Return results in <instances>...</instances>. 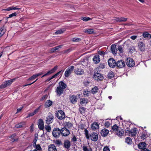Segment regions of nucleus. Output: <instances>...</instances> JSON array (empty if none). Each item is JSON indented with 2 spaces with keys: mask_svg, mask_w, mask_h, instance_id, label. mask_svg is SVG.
Listing matches in <instances>:
<instances>
[{
  "mask_svg": "<svg viewBox=\"0 0 151 151\" xmlns=\"http://www.w3.org/2000/svg\"><path fill=\"white\" fill-rule=\"evenodd\" d=\"M87 101L86 99L83 98L80 99V104H85L87 103Z\"/></svg>",
  "mask_w": 151,
  "mask_h": 151,
  "instance_id": "obj_40",
  "label": "nucleus"
},
{
  "mask_svg": "<svg viewBox=\"0 0 151 151\" xmlns=\"http://www.w3.org/2000/svg\"><path fill=\"white\" fill-rule=\"evenodd\" d=\"M99 124L96 122H93L91 125V129L93 130L99 128Z\"/></svg>",
  "mask_w": 151,
  "mask_h": 151,
  "instance_id": "obj_24",
  "label": "nucleus"
},
{
  "mask_svg": "<svg viewBox=\"0 0 151 151\" xmlns=\"http://www.w3.org/2000/svg\"><path fill=\"white\" fill-rule=\"evenodd\" d=\"M48 150V151H57L56 147L53 144H51L49 145Z\"/></svg>",
  "mask_w": 151,
  "mask_h": 151,
  "instance_id": "obj_25",
  "label": "nucleus"
},
{
  "mask_svg": "<svg viewBox=\"0 0 151 151\" xmlns=\"http://www.w3.org/2000/svg\"><path fill=\"white\" fill-rule=\"evenodd\" d=\"M125 142L128 144H131L132 143L131 138L130 137H127L125 139Z\"/></svg>",
  "mask_w": 151,
  "mask_h": 151,
  "instance_id": "obj_35",
  "label": "nucleus"
},
{
  "mask_svg": "<svg viewBox=\"0 0 151 151\" xmlns=\"http://www.w3.org/2000/svg\"><path fill=\"white\" fill-rule=\"evenodd\" d=\"M89 59L87 58H83L81 62V64L84 66H86L89 64Z\"/></svg>",
  "mask_w": 151,
  "mask_h": 151,
  "instance_id": "obj_18",
  "label": "nucleus"
},
{
  "mask_svg": "<svg viewBox=\"0 0 151 151\" xmlns=\"http://www.w3.org/2000/svg\"><path fill=\"white\" fill-rule=\"evenodd\" d=\"M17 15V14L16 12H14L9 15L8 17L6 18L7 19L8 18H11L13 17L16 16Z\"/></svg>",
  "mask_w": 151,
  "mask_h": 151,
  "instance_id": "obj_51",
  "label": "nucleus"
},
{
  "mask_svg": "<svg viewBox=\"0 0 151 151\" xmlns=\"http://www.w3.org/2000/svg\"><path fill=\"white\" fill-rule=\"evenodd\" d=\"M150 35L149 34L148 32H145L143 34L142 36L144 37H149V35Z\"/></svg>",
  "mask_w": 151,
  "mask_h": 151,
  "instance_id": "obj_49",
  "label": "nucleus"
},
{
  "mask_svg": "<svg viewBox=\"0 0 151 151\" xmlns=\"http://www.w3.org/2000/svg\"><path fill=\"white\" fill-rule=\"evenodd\" d=\"M33 146L35 149V150H37L42 151V148L39 144L36 145H34V146Z\"/></svg>",
  "mask_w": 151,
  "mask_h": 151,
  "instance_id": "obj_38",
  "label": "nucleus"
},
{
  "mask_svg": "<svg viewBox=\"0 0 151 151\" xmlns=\"http://www.w3.org/2000/svg\"><path fill=\"white\" fill-rule=\"evenodd\" d=\"M38 128L41 130H43L44 129V122L42 119H39L37 123Z\"/></svg>",
  "mask_w": 151,
  "mask_h": 151,
  "instance_id": "obj_15",
  "label": "nucleus"
},
{
  "mask_svg": "<svg viewBox=\"0 0 151 151\" xmlns=\"http://www.w3.org/2000/svg\"><path fill=\"white\" fill-rule=\"evenodd\" d=\"M66 126L68 127V128H71L73 126L72 124L70 122H68L66 124Z\"/></svg>",
  "mask_w": 151,
  "mask_h": 151,
  "instance_id": "obj_54",
  "label": "nucleus"
},
{
  "mask_svg": "<svg viewBox=\"0 0 151 151\" xmlns=\"http://www.w3.org/2000/svg\"><path fill=\"white\" fill-rule=\"evenodd\" d=\"M124 132L123 130H119L116 133V134L118 135L119 136L121 137L122 136L123 134L124 133Z\"/></svg>",
  "mask_w": 151,
  "mask_h": 151,
  "instance_id": "obj_41",
  "label": "nucleus"
},
{
  "mask_svg": "<svg viewBox=\"0 0 151 151\" xmlns=\"http://www.w3.org/2000/svg\"><path fill=\"white\" fill-rule=\"evenodd\" d=\"M52 104V101L50 100H47L45 103V106L46 108L50 106Z\"/></svg>",
  "mask_w": 151,
  "mask_h": 151,
  "instance_id": "obj_32",
  "label": "nucleus"
},
{
  "mask_svg": "<svg viewBox=\"0 0 151 151\" xmlns=\"http://www.w3.org/2000/svg\"><path fill=\"white\" fill-rule=\"evenodd\" d=\"M5 30L2 28L0 29V37L2 36L5 33Z\"/></svg>",
  "mask_w": 151,
  "mask_h": 151,
  "instance_id": "obj_47",
  "label": "nucleus"
},
{
  "mask_svg": "<svg viewBox=\"0 0 151 151\" xmlns=\"http://www.w3.org/2000/svg\"><path fill=\"white\" fill-rule=\"evenodd\" d=\"M37 77L36 76V74L33 75L32 76L29 77L28 78V80H34Z\"/></svg>",
  "mask_w": 151,
  "mask_h": 151,
  "instance_id": "obj_52",
  "label": "nucleus"
},
{
  "mask_svg": "<svg viewBox=\"0 0 151 151\" xmlns=\"http://www.w3.org/2000/svg\"><path fill=\"white\" fill-rule=\"evenodd\" d=\"M147 136L146 135L144 134H142L141 136V139H145L146 137H147Z\"/></svg>",
  "mask_w": 151,
  "mask_h": 151,
  "instance_id": "obj_64",
  "label": "nucleus"
},
{
  "mask_svg": "<svg viewBox=\"0 0 151 151\" xmlns=\"http://www.w3.org/2000/svg\"><path fill=\"white\" fill-rule=\"evenodd\" d=\"M74 73L77 75L81 76L84 74V70L82 68H77L74 70Z\"/></svg>",
  "mask_w": 151,
  "mask_h": 151,
  "instance_id": "obj_16",
  "label": "nucleus"
},
{
  "mask_svg": "<svg viewBox=\"0 0 151 151\" xmlns=\"http://www.w3.org/2000/svg\"><path fill=\"white\" fill-rule=\"evenodd\" d=\"M85 110L86 108L83 107H81L79 109L80 111L82 114H83L85 113Z\"/></svg>",
  "mask_w": 151,
  "mask_h": 151,
  "instance_id": "obj_42",
  "label": "nucleus"
},
{
  "mask_svg": "<svg viewBox=\"0 0 151 151\" xmlns=\"http://www.w3.org/2000/svg\"><path fill=\"white\" fill-rule=\"evenodd\" d=\"M116 45L114 44H113L111 46V50L112 54L115 55L116 54Z\"/></svg>",
  "mask_w": 151,
  "mask_h": 151,
  "instance_id": "obj_26",
  "label": "nucleus"
},
{
  "mask_svg": "<svg viewBox=\"0 0 151 151\" xmlns=\"http://www.w3.org/2000/svg\"><path fill=\"white\" fill-rule=\"evenodd\" d=\"M138 47L141 51H144L145 49V44L142 42H141L138 43Z\"/></svg>",
  "mask_w": 151,
  "mask_h": 151,
  "instance_id": "obj_21",
  "label": "nucleus"
},
{
  "mask_svg": "<svg viewBox=\"0 0 151 151\" xmlns=\"http://www.w3.org/2000/svg\"><path fill=\"white\" fill-rule=\"evenodd\" d=\"M119 127L116 124H114L112 127V129L111 131L115 133H116L119 131Z\"/></svg>",
  "mask_w": 151,
  "mask_h": 151,
  "instance_id": "obj_28",
  "label": "nucleus"
},
{
  "mask_svg": "<svg viewBox=\"0 0 151 151\" xmlns=\"http://www.w3.org/2000/svg\"><path fill=\"white\" fill-rule=\"evenodd\" d=\"M37 139H38L37 137H35V140L33 141V146H34V145H36V142L37 140Z\"/></svg>",
  "mask_w": 151,
  "mask_h": 151,
  "instance_id": "obj_57",
  "label": "nucleus"
},
{
  "mask_svg": "<svg viewBox=\"0 0 151 151\" xmlns=\"http://www.w3.org/2000/svg\"><path fill=\"white\" fill-rule=\"evenodd\" d=\"M61 134L63 136H67L70 134L69 130L65 127L63 128L60 129Z\"/></svg>",
  "mask_w": 151,
  "mask_h": 151,
  "instance_id": "obj_10",
  "label": "nucleus"
},
{
  "mask_svg": "<svg viewBox=\"0 0 151 151\" xmlns=\"http://www.w3.org/2000/svg\"><path fill=\"white\" fill-rule=\"evenodd\" d=\"M72 41L74 42H77L80 41L81 40V39L78 38H74L72 39Z\"/></svg>",
  "mask_w": 151,
  "mask_h": 151,
  "instance_id": "obj_55",
  "label": "nucleus"
},
{
  "mask_svg": "<svg viewBox=\"0 0 151 151\" xmlns=\"http://www.w3.org/2000/svg\"><path fill=\"white\" fill-rule=\"evenodd\" d=\"M108 64L109 67L111 68H114L116 66V62L113 58H110L108 60Z\"/></svg>",
  "mask_w": 151,
  "mask_h": 151,
  "instance_id": "obj_11",
  "label": "nucleus"
},
{
  "mask_svg": "<svg viewBox=\"0 0 151 151\" xmlns=\"http://www.w3.org/2000/svg\"><path fill=\"white\" fill-rule=\"evenodd\" d=\"M124 46L122 45L118 46L117 49L118 51L120 53H122L123 52Z\"/></svg>",
  "mask_w": 151,
  "mask_h": 151,
  "instance_id": "obj_36",
  "label": "nucleus"
},
{
  "mask_svg": "<svg viewBox=\"0 0 151 151\" xmlns=\"http://www.w3.org/2000/svg\"><path fill=\"white\" fill-rule=\"evenodd\" d=\"M138 147L139 149L142 150L146 148V144L145 142H142L138 144Z\"/></svg>",
  "mask_w": 151,
  "mask_h": 151,
  "instance_id": "obj_27",
  "label": "nucleus"
},
{
  "mask_svg": "<svg viewBox=\"0 0 151 151\" xmlns=\"http://www.w3.org/2000/svg\"><path fill=\"white\" fill-rule=\"evenodd\" d=\"M62 45H60L59 46H58L54 47V48L55 49V50H58L59 48H61L62 47Z\"/></svg>",
  "mask_w": 151,
  "mask_h": 151,
  "instance_id": "obj_63",
  "label": "nucleus"
},
{
  "mask_svg": "<svg viewBox=\"0 0 151 151\" xmlns=\"http://www.w3.org/2000/svg\"><path fill=\"white\" fill-rule=\"evenodd\" d=\"M70 146V142L68 140H66L64 142V146L66 148H69Z\"/></svg>",
  "mask_w": 151,
  "mask_h": 151,
  "instance_id": "obj_31",
  "label": "nucleus"
},
{
  "mask_svg": "<svg viewBox=\"0 0 151 151\" xmlns=\"http://www.w3.org/2000/svg\"><path fill=\"white\" fill-rule=\"evenodd\" d=\"M35 115L33 112L32 113H29L28 115H27L26 118H28L30 116H34Z\"/></svg>",
  "mask_w": 151,
  "mask_h": 151,
  "instance_id": "obj_60",
  "label": "nucleus"
},
{
  "mask_svg": "<svg viewBox=\"0 0 151 151\" xmlns=\"http://www.w3.org/2000/svg\"><path fill=\"white\" fill-rule=\"evenodd\" d=\"M125 65L124 62L122 60H120L116 63V66L119 68H122Z\"/></svg>",
  "mask_w": 151,
  "mask_h": 151,
  "instance_id": "obj_12",
  "label": "nucleus"
},
{
  "mask_svg": "<svg viewBox=\"0 0 151 151\" xmlns=\"http://www.w3.org/2000/svg\"><path fill=\"white\" fill-rule=\"evenodd\" d=\"M77 96L72 95L69 98L70 101L73 104H75L77 102Z\"/></svg>",
  "mask_w": 151,
  "mask_h": 151,
  "instance_id": "obj_19",
  "label": "nucleus"
},
{
  "mask_svg": "<svg viewBox=\"0 0 151 151\" xmlns=\"http://www.w3.org/2000/svg\"><path fill=\"white\" fill-rule=\"evenodd\" d=\"M58 68V66L57 65L55 66L54 68H52L51 70H49L46 73L44 74L45 72L44 71H42L40 72L41 75H43L42 76V78H43L45 76L48 75L52 74Z\"/></svg>",
  "mask_w": 151,
  "mask_h": 151,
  "instance_id": "obj_2",
  "label": "nucleus"
},
{
  "mask_svg": "<svg viewBox=\"0 0 151 151\" xmlns=\"http://www.w3.org/2000/svg\"><path fill=\"white\" fill-rule=\"evenodd\" d=\"M74 68V67L73 66H71L70 67L68 68L66 70L65 73V77H68L70 75L72 71Z\"/></svg>",
  "mask_w": 151,
  "mask_h": 151,
  "instance_id": "obj_7",
  "label": "nucleus"
},
{
  "mask_svg": "<svg viewBox=\"0 0 151 151\" xmlns=\"http://www.w3.org/2000/svg\"><path fill=\"white\" fill-rule=\"evenodd\" d=\"M91 139L93 141H96L98 139V137L97 133L93 132L90 135Z\"/></svg>",
  "mask_w": 151,
  "mask_h": 151,
  "instance_id": "obj_14",
  "label": "nucleus"
},
{
  "mask_svg": "<svg viewBox=\"0 0 151 151\" xmlns=\"http://www.w3.org/2000/svg\"><path fill=\"white\" fill-rule=\"evenodd\" d=\"M126 63L127 65L129 67H132L134 66L135 65L134 61L130 57L127 58L126 60Z\"/></svg>",
  "mask_w": 151,
  "mask_h": 151,
  "instance_id": "obj_3",
  "label": "nucleus"
},
{
  "mask_svg": "<svg viewBox=\"0 0 151 151\" xmlns=\"http://www.w3.org/2000/svg\"><path fill=\"white\" fill-rule=\"evenodd\" d=\"M83 151H88L89 149L87 148V147L86 146H83Z\"/></svg>",
  "mask_w": 151,
  "mask_h": 151,
  "instance_id": "obj_61",
  "label": "nucleus"
},
{
  "mask_svg": "<svg viewBox=\"0 0 151 151\" xmlns=\"http://www.w3.org/2000/svg\"><path fill=\"white\" fill-rule=\"evenodd\" d=\"M25 122H23L17 124L15 125V127L17 128H21L25 127Z\"/></svg>",
  "mask_w": 151,
  "mask_h": 151,
  "instance_id": "obj_23",
  "label": "nucleus"
},
{
  "mask_svg": "<svg viewBox=\"0 0 151 151\" xmlns=\"http://www.w3.org/2000/svg\"><path fill=\"white\" fill-rule=\"evenodd\" d=\"M103 151H110V150L108 147L106 146L104 147Z\"/></svg>",
  "mask_w": 151,
  "mask_h": 151,
  "instance_id": "obj_59",
  "label": "nucleus"
},
{
  "mask_svg": "<svg viewBox=\"0 0 151 151\" xmlns=\"http://www.w3.org/2000/svg\"><path fill=\"white\" fill-rule=\"evenodd\" d=\"M81 19L83 21L86 22L90 20H91L92 19L88 17H82Z\"/></svg>",
  "mask_w": 151,
  "mask_h": 151,
  "instance_id": "obj_46",
  "label": "nucleus"
},
{
  "mask_svg": "<svg viewBox=\"0 0 151 151\" xmlns=\"http://www.w3.org/2000/svg\"><path fill=\"white\" fill-rule=\"evenodd\" d=\"M55 116L59 119L62 120L65 117L64 112L62 110H60L56 112Z\"/></svg>",
  "mask_w": 151,
  "mask_h": 151,
  "instance_id": "obj_5",
  "label": "nucleus"
},
{
  "mask_svg": "<svg viewBox=\"0 0 151 151\" xmlns=\"http://www.w3.org/2000/svg\"><path fill=\"white\" fill-rule=\"evenodd\" d=\"M90 93L91 92L89 91H88L87 89H86L83 91V94L84 96H88L90 95Z\"/></svg>",
  "mask_w": 151,
  "mask_h": 151,
  "instance_id": "obj_37",
  "label": "nucleus"
},
{
  "mask_svg": "<svg viewBox=\"0 0 151 151\" xmlns=\"http://www.w3.org/2000/svg\"><path fill=\"white\" fill-rule=\"evenodd\" d=\"M99 53L100 55H104L105 54V52L101 51H99Z\"/></svg>",
  "mask_w": 151,
  "mask_h": 151,
  "instance_id": "obj_62",
  "label": "nucleus"
},
{
  "mask_svg": "<svg viewBox=\"0 0 151 151\" xmlns=\"http://www.w3.org/2000/svg\"><path fill=\"white\" fill-rule=\"evenodd\" d=\"M62 72V70H61L57 73L56 74L54 75L53 76H52L51 77L47 79L48 81H50L53 78H55V77L57 76L61 72Z\"/></svg>",
  "mask_w": 151,
  "mask_h": 151,
  "instance_id": "obj_39",
  "label": "nucleus"
},
{
  "mask_svg": "<svg viewBox=\"0 0 151 151\" xmlns=\"http://www.w3.org/2000/svg\"><path fill=\"white\" fill-rule=\"evenodd\" d=\"M63 30L62 29H60L59 30H58L56 31V32H55V34H61L62 33H63Z\"/></svg>",
  "mask_w": 151,
  "mask_h": 151,
  "instance_id": "obj_50",
  "label": "nucleus"
},
{
  "mask_svg": "<svg viewBox=\"0 0 151 151\" xmlns=\"http://www.w3.org/2000/svg\"><path fill=\"white\" fill-rule=\"evenodd\" d=\"M64 89L61 88V87H58L55 91L56 93V95L57 96L59 97L60 95L63 93Z\"/></svg>",
  "mask_w": 151,
  "mask_h": 151,
  "instance_id": "obj_13",
  "label": "nucleus"
},
{
  "mask_svg": "<svg viewBox=\"0 0 151 151\" xmlns=\"http://www.w3.org/2000/svg\"><path fill=\"white\" fill-rule=\"evenodd\" d=\"M60 134V130L58 128H55L52 131V135L55 138L59 137Z\"/></svg>",
  "mask_w": 151,
  "mask_h": 151,
  "instance_id": "obj_6",
  "label": "nucleus"
},
{
  "mask_svg": "<svg viewBox=\"0 0 151 151\" xmlns=\"http://www.w3.org/2000/svg\"><path fill=\"white\" fill-rule=\"evenodd\" d=\"M114 76V74L112 72H109L108 75V76L109 78H111L112 77H113Z\"/></svg>",
  "mask_w": 151,
  "mask_h": 151,
  "instance_id": "obj_48",
  "label": "nucleus"
},
{
  "mask_svg": "<svg viewBox=\"0 0 151 151\" xmlns=\"http://www.w3.org/2000/svg\"><path fill=\"white\" fill-rule=\"evenodd\" d=\"M45 129L48 132H50L51 130L50 126L49 125H46L45 126Z\"/></svg>",
  "mask_w": 151,
  "mask_h": 151,
  "instance_id": "obj_44",
  "label": "nucleus"
},
{
  "mask_svg": "<svg viewBox=\"0 0 151 151\" xmlns=\"http://www.w3.org/2000/svg\"><path fill=\"white\" fill-rule=\"evenodd\" d=\"M54 116L50 113L47 117L46 120V123L47 124H49L52 123L53 121Z\"/></svg>",
  "mask_w": 151,
  "mask_h": 151,
  "instance_id": "obj_9",
  "label": "nucleus"
},
{
  "mask_svg": "<svg viewBox=\"0 0 151 151\" xmlns=\"http://www.w3.org/2000/svg\"><path fill=\"white\" fill-rule=\"evenodd\" d=\"M127 19L124 17H114L113 20L114 21L118 22H125L127 21Z\"/></svg>",
  "mask_w": 151,
  "mask_h": 151,
  "instance_id": "obj_17",
  "label": "nucleus"
},
{
  "mask_svg": "<svg viewBox=\"0 0 151 151\" xmlns=\"http://www.w3.org/2000/svg\"><path fill=\"white\" fill-rule=\"evenodd\" d=\"M17 78H15L6 81L3 83L1 85L3 88H4L8 86H10L14 81H15Z\"/></svg>",
  "mask_w": 151,
  "mask_h": 151,
  "instance_id": "obj_4",
  "label": "nucleus"
},
{
  "mask_svg": "<svg viewBox=\"0 0 151 151\" xmlns=\"http://www.w3.org/2000/svg\"><path fill=\"white\" fill-rule=\"evenodd\" d=\"M59 87H61L63 89H64L66 88V85L64 83L63 81H61L59 82Z\"/></svg>",
  "mask_w": 151,
  "mask_h": 151,
  "instance_id": "obj_34",
  "label": "nucleus"
},
{
  "mask_svg": "<svg viewBox=\"0 0 151 151\" xmlns=\"http://www.w3.org/2000/svg\"><path fill=\"white\" fill-rule=\"evenodd\" d=\"M58 68V66L57 65L55 66L54 68H52L51 70H49L46 73L44 74L45 72L44 71H42L40 72L41 75H43L42 76V78H43L45 76L48 75L52 74Z\"/></svg>",
  "mask_w": 151,
  "mask_h": 151,
  "instance_id": "obj_1",
  "label": "nucleus"
},
{
  "mask_svg": "<svg viewBox=\"0 0 151 151\" xmlns=\"http://www.w3.org/2000/svg\"><path fill=\"white\" fill-rule=\"evenodd\" d=\"M105 63H100L98 67V69H104L105 68Z\"/></svg>",
  "mask_w": 151,
  "mask_h": 151,
  "instance_id": "obj_43",
  "label": "nucleus"
},
{
  "mask_svg": "<svg viewBox=\"0 0 151 151\" xmlns=\"http://www.w3.org/2000/svg\"><path fill=\"white\" fill-rule=\"evenodd\" d=\"M93 78L97 81H101L103 79L104 77L101 74L98 73H95L93 75Z\"/></svg>",
  "mask_w": 151,
  "mask_h": 151,
  "instance_id": "obj_8",
  "label": "nucleus"
},
{
  "mask_svg": "<svg viewBox=\"0 0 151 151\" xmlns=\"http://www.w3.org/2000/svg\"><path fill=\"white\" fill-rule=\"evenodd\" d=\"M40 107L41 106H40L37 108L35 109L34 111L33 112L35 114L37 113L39 111V110L40 109Z\"/></svg>",
  "mask_w": 151,
  "mask_h": 151,
  "instance_id": "obj_56",
  "label": "nucleus"
},
{
  "mask_svg": "<svg viewBox=\"0 0 151 151\" xmlns=\"http://www.w3.org/2000/svg\"><path fill=\"white\" fill-rule=\"evenodd\" d=\"M19 6H17L15 7L14 6H12V10H19L20 9V8H19Z\"/></svg>",
  "mask_w": 151,
  "mask_h": 151,
  "instance_id": "obj_53",
  "label": "nucleus"
},
{
  "mask_svg": "<svg viewBox=\"0 0 151 151\" xmlns=\"http://www.w3.org/2000/svg\"><path fill=\"white\" fill-rule=\"evenodd\" d=\"M84 32L85 33H87L89 34H93L95 33L93 29H84Z\"/></svg>",
  "mask_w": 151,
  "mask_h": 151,
  "instance_id": "obj_30",
  "label": "nucleus"
},
{
  "mask_svg": "<svg viewBox=\"0 0 151 151\" xmlns=\"http://www.w3.org/2000/svg\"><path fill=\"white\" fill-rule=\"evenodd\" d=\"M98 88L97 86H95L92 88L91 90V92L93 94H96L98 92Z\"/></svg>",
  "mask_w": 151,
  "mask_h": 151,
  "instance_id": "obj_33",
  "label": "nucleus"
},
{
  "mask_svg": "<svg viewBox=\"0 0 151 151\" xmlns=\"http://www.w3.org/2000/svg\"><path fill=\"white\" fill-rule=\"evenodd\" d=\"M47 97V95H45L43 96L42 97L41 99L40 100L41 101H43L44 100H45L46 99Z\"/></svg>",
  "mask_w": 151,
  "mask_h": 151,
  "instance_id": "obj_58",
  "label": "nucleus"
},
{
  "mask_svg": "<svg viewBox=\"0 0 151 151\" xmlns=\"http://www.w3.org/2000/svg\"><path fill=\"white\" fill-rule=\"evenodd\" d=\"M93 60L95 64H97L99 63L100 61V59L99 55H95L93 57Z\"/></svg>",
  "mask_w": 151,
  "mask_h": 151,
  "instance_id": "obj_20",
  "label": "nucleus"
},
{
  "mask_svg": "<svg viewBox=\"0 0 151 151\" xmlns=\"http://www.w3.org/2000/svg\"><path fill=\"white\" fill-rule=\"evenodd\" d=\"M129 132H130L132 136L134 137L137 133V128H134L132 129Z\"/></svg>",
  "mask_w": 151,
  "mask_h": 151,
  "instance_id": "obj_29",
  "label": "nucleus"
},
{
  "mask_svg": "<svg viewBox=\"0 0 151 151\" xmlns=\"http://www.w3.org/2000/svg\"><path fill=\"white\" fill-rule=\"evenodd\" d=\"M109 131L106 129H102L101 132V135L103 137H105L108 134Z\"/></svg>",
  "mask_w": 151,
  "mask_h": 151,
  "instance_id": "obj_22",
  "label": "nucleus"
},
{
  "mask_svg": "<svg viewBox=\"0 0 151 151\" xmlns=\"http://www.w3.org/2000/svg\"><path fill=\"white\" fill-rule=\"evenodd\" d=\"M111 124V122H109L108 121H106L104 124L105 127L107 128Z\"/></svg>",
  "mask_w": 151,
  "mask_h": 151,
  "instance_id": "obj_45",
  "label": "nucleus"
}]
</instances>
